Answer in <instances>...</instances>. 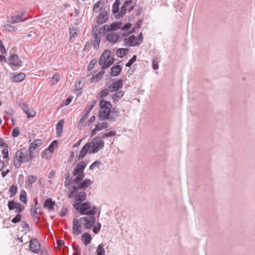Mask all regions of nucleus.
<instances>
[{
  "instance_id": "393cba45",
  "label": "nucleus",
  "mask_w": 255,
  "mask_h": 255,
  "mask_svg": "<svg viewBox=\"0 0 255 255\" xmlns=\"http://www.w3.org/2000/svg\"><path fill=\"white\" fill-rule=\"evenodd\" d=\"M128 51L129 50L127 48H120L117 51V55L119 57L122 58L126 56Z\"/></svg>"
},
{
  "instance_id": "5701e85b",
  "label": "nucleus",
  "mask_w": 255,
  "mask_h": 255,
  "mask_svg": "<svg viewBox=\"0 0 255 255\" xmlns=\"http://www.w3.org/2000/svg\"><path fill=\"white\" fill-rule=\"evenodd\" d=\"M115 92L116 93L112 96V99L115 101L122 98L124 94V92L122 90H119Z\"/></svg>"
},
{
  "instance_id": "79ce46f5",
  "label": "nucleus",
  "mask_w": 255,
  "mask_h": 255,
  "mask_svg": "<svg viewBox=\"0 0 255 255\" xmlns=\"http://www.w3.org/2000/svg\"><path fill=\"white\" fill-rule=\"evenodd\" d=\"M3 28L4 31L11 32L14 31L16 29L15 27L10 24L4 25Z\"/></svg>"
},
{
  "instance_id": "b1692460",
  "label": "nucleus",
  "mask_w": 255,
  "mask_h": 255,
  "mask_svg": "<svg viewBox=\"0 0 255 255\" xmlns=\"http://www.w3.org/2000/svg\"><path fill=\"white\" fill-rule=\"evenodd\" d=\"M23 15L24 13H22L21 15L12 16L11 17V23L14 24L24 21V19H22V16Z\"/></svg>"
},
{
  "instance_id": "0eeeda50",
  "label": "nucleus",
  "mask_w": 255,
  "mask_h": 255,
  "mask_svg": "<svg viewBox=\"0 0 255 255\" xmlns=\"http://www.w3.org/2000/svg\"><path fill=\"white\" fill-rule=\"evenodd\" d=\"M75 209L78 211L81 215H88L89 210L93 206H91L90 202H86L82 203H76L74 205Z\"/></svg>"
},
{
  "instance_id": "c03bdc74",
  "label": "nucleus",
  "mask_w": 255,
  "mask_h": 255,
  "mask_svg": "<svg viewBox=\"0 0 255 255\" xmlns=\"http://www.w3.org/2000/svg\"><path fill=\"white\" fill-rule=\"evenodd\" d=\"M16 203L17 202H15L13 200L9 201L7 203L8 209L9 210L15 209Z\"/></svg>"
},
{
  "instance_id": "58836bf2",
  "label": "nucleus",
  "mask_w": 255,
  "mask_h": 255,
  "mask_svg": "<svg viewBox=\"0 0 255 255\" xmlns=\"http://www.w3.org/2000/svg\"><path fill=\"white\" fill-rule=\"evenodd\" d=\"M127 7L125 5H122L121 7L120 12L116 16L117 18H121L123 17L126 13Z\"/></svg>"
},
{
  "instance_id": "a878e982",
  "label": "nucleus",
  "mask_w": 255,
  "mask_h": 255,
  "mask_svg": "<svg viewBox=\"0 0 255 255\" xmlns=\"http://www.w3.org/2000/svg\"><path fill=\"white\" fill-rule=\"evenodd\" d=\"M37 177L34 175H30L28 176L27 178V186L28 187L31 188L32 186V184L36 181Z\"/></svg>"
},
{
  "instance_id": "6ab92c4d",
  "label": "nucleus",
  "mask_w": 255,
  "mask_h": 255,
  "mask_svg": "<svg viewBox=\"0 0 255 255\" xmlns=\"http://www.w3.org/2000/svg\"><path fill=\"white\" fill-rule=\"evenodd\" d=\"M54 205H55V202L52 201L51 198H48L45 201L43 207L47 208L49 211H51L54 210Z\"/></svg>"
},
{
  "instance_id": "9d476101",
  "label": "nucleus",
  "mask_w": 255,
  "mask_h": 255,
  "mask_svg": "<svg viewBox=\"0 0 255 255\" xmlns=\"http://www.w3.org/2000/svg\"><path fill=\"white\" fill-rule=\"evenodd\" d=\"M139 44H140L138 43L137 39L133 35H132L128 38H125L124 40V46L129 45L130 46L133 47Z\"/></svg>"
},
{
  "instance_id": "7c9ffc66",
  "label": "nucleus",
  "mask_w": 255,
  "mask_h": 255,
  "mask_svg": "<svg viewBox=\"0 0 255 255\" xmlns=\"http://www.w3.org/2000/svg\"><path fill=\"white\" fill-rule=\"evenodd\" d=\"M102 8V2L101 0H98L94 4L93 10L94 12H99L101 10Z\"/></svg>"
},
{
  "instance_id": "a211bd4d",
  "label": "nucleus",
  "mask_w": 255,
  "mask_h": 255,
  "mask_svg": "<svg viewBox=\"0 0 255 255\" xmlns=\"http://www.w3.org/2000/svg\"><path fill=\"white\" fill-rule=\"evenodd\" d=\"M86 194L84 191L77 193L75 194L72 195V197H75V199L78 201L82 202L86 199Z\"/></svg>"
},
{
  "instance_id": "680f3d73",
  "label": "nucleus",
  "mask_w": 255,
  "mask_h": 255,
  "mask_svg": "<svg viewBox=\"0 0 255 255\" xmlns=\"http://www.w3.org/2000/svg\"><path fill=\"white\" fill-rule=\"evenodd\" d=\"M152 68L154 70L158 69V61L156 59H153L152 61Z\"/></svg>"
},
{
  "instance_id": "13d9d810",
  "label": "nucleus",
  "mask_w": 255,
  "mask_h": 255,
  "mask_svg": "<svg viewBox=\"0 0 255 255\" xmlns=\"http://www.w3.org/2000/svg\"><path fill=\"white\" fill-rule=\"evenodd\" d=\"M59 78H60V75L58 73H56L54 76L53 77V83L54 84H56L59 80Z\"/></svg>"
},
{
  "instance_id": "4be33fe9",
  "label": "nucleus",
  "mask_w": 255,
  "mask_h": 255,
  "mask_svg": "<svg viewBox=\"0 0 255 255\" xmlns=\"http://www.w3.org/2000/svg\"><path fill=\"white\" fill-rule=\"evenodd\" d=\"M84 244L87 246L89 244L91 241L92 238L90 234L88 233H85L83 234L81 238Z\"/></svg>"
},
{
  "instance_id": "338daca9",
  "label": "nucleus",
  "mask_w": 255,
  "mask_h": 255,
  "mask_svg": "<svg viewBox=\"0 0 255 255\" xmlns=\"http://www.w3.org/2000/svg\"><path fill=\"white\" fill-rule=\"evenodd\" d=\"M73 99V97H68L65 102V106H68V105L70 104V103L71 102L72 100Z\"/></svg>"
},
{
  "instance_id": "f03ea898",
  "label": "nucleus",
  "mask_w": 255,
  "mask_h": 255,
  "mask_svg": "<svg viewBox=\"0 0 255 255\" xmlns=\"http://www.w3.org/2000/svg\"><path fill=\"white\" fill-rule=\"evenodd\" d=\"M33 158V155L26 150L20 149L16 151L13 158V164L16 168H19L22 162L30 161Z\"/></svg>"
},
{
  "instance_id": "cd10ccee",
  "label": "nucleus",
  "mask_w": 255,
  "mask_h": 255,
  "mask_svg": "<svg viewBox=\"0 0 255 255\" xmlns=\"http://www.w3.org/2000/svg\"><path fill=\"white\" fill-rule=\"evenodd\" d=\"M120 4V0H116L112 6V12L114 14L118 13L119 11V6Z\"/></svg>"
},
{
  "instance_id": "f3484780",
  "label": "nucleus",
  "mask_w": 255,
  "mask_h": 255,
  "mask_svg": "<svg viewBox=\"0 0 255 255\" xmlns=\"http://www.w3.org/2000/svg\"><path fill=\"white\" fill-rule=\"evenodd\" d=\"M109 18L108 13L107 12H103L100 13L97 17V22L99 24H103L106 22Z\"/></svg>"
},
{
  "instance_id": "49530a36",
  "label": "nucleus",
  "mask_w": 255,
  "mask_h": 255,
  "mask_svg": "<svg viewBox=\"0 0 255 255\" xmlns=\"http://www.w3.org/2000/svg\"><path fill=\"white\" fill-rule=\"evenodd\" d=\"M114 62V59L109 60L107 63L106 62L102 65V69L104 70L109 67L111 65H112L113 64Z\"/></svg>"
},
{
  "instance_id": "69168bd1",
  "label": "nucleus",
  "mask_w": 255,
  "mask_h": 255,
  "mask_svg": "<svg viewBox=\"0 0 255 255\" xmlns=\"http://www.w3.org/2000/svg\"><path fill=\"white\" fill-rule=\"evenodd\" d=\"M137 40H138V42L139 44L141 43L142 41H143V36H142V34L141 32H140L137 36V37H136Z\"/></svg>"
},
{
  "instance_id": "ea45409f",
  "label": "nucleus",
  "mask_w": 255,
  "mask_h": 255,
  "mask_svg": "<svg viewBox=\"0 0 255 255\" xmlns=\"http://www.w3.org/2000/svg\"><path fill=\"white\" fill-rule=\"evenodd\" d=\"M111 113L113 114V115L110 116V122H114L116 120V119L119 117V111L113 110L112 111Z\"/></svg>"
},
{
  "instance_id": "8fccbe9b",
  "label": "nucleus",
  "mask_w": 255,
  "mask_h": 255,
  "mask_svg": "<svg viewBox=\"0 0 255 255\" xmlns=\"http://www.w3.org/2000/svg\"><path fill=\"white\" fill-rule=\"evenodd\" d=\"M15 213H20V212H22L24 209V207H22L21 206V205L18 203H17L16 204V207H15Z\"/></svg>"
},
{
  "instance_id": "603ef678",
  "label": "nucleus",
  "mask_w": 255,
  "mask_h": 255,
  "mask_svg": "<svg viewBox=\"0 0 255 255\" xmlns=\"http://www.w3.org/2000/svg\"><path fill=\"white\" fill-rule=\"evenodd\" d=\"M70 31V38H71L72 37L75 36V35L78 34V30L76 28H75L74 27L73 28H69Z\"/></svg>"
},
{
  "instance_id": "f257e3e1",
  "label": "nucleus",
  "mask_w": 255,
  "mask_h": 255,
  "mask_svg": "<svg viewBox=\"0 0 255 255\" xmlns=\"http://www.w3.org/2000/svg\"><path fill=\"white\" fill-rule=\"evenodd\" d=\"M105 143L102 137L97 136L91 142L87 143L82 148L79 154L78 159H83L87 153H95L102 149L104 146Z\"/></svg>"
},
{
  "instance_id": "423d86ee",
  "label": "nucleus",
  "mask_w": 255,
  "mask_h": 255,
  "mask_svg": "<svg viewBox=\"0 0 255 255\" xmlns=\"http://www.w3.org/2000/svg\"><path fill=\"white\" fill-rule=\"evenodd\" d=\"M76 184L78 185V186H73L72 187V190L69 195V198L72 197L73 194H75L78 192L79 189H86L92 184V182L90 179H86L84 181L82 180Z\"/></svg>"
},
{
  "instance_id": "412c9836",
  "label": "nucleus",
  "mask_w": 255,
  "mask_h": 255,
  "mask_svg": "<svg viewBox=\"0 0 255 255\" xmlns=\"http://www.w3.org/2000/svg\"><path fill=\"white\" fill-rule=\"evenodd\" d=\"M21 108L23 111L27 115L28 118H32L35 115V112H32L31 113L26 104H23Z\"/></svg>"
},
{
  "instance_id": "20e7f679",
  "label": "nucleus",
  "mask_w": 255,
  "mask_h": 255,
  "mask_svg": "<svg viewBox=\"0 0 255 255\" xmlns=\"http://www.w3.org/2000/svg\"><path fill=\"white\" fill-rule=\"evenodd\" d=\"M97 208L93 206L92 208L89 210L88 215L85 217L80 218L81 224H82L84 228L86 229H91L96 223L95 214L96 213Z\"/></svg>"
},
{
  "instance_id": "7ed1b4c3",
  "label": "nucleus",
  "mask_w": 255,
  "mask_h": 255,
  "mask_svg": "<svg viewBox=\"0 0 255 255\" xmlns=\"http://www.w3.org/2000/svg\"><path fill=\"white\" fill-rule=\"evenodd\" d=\"M100 110L99 112L98 118L101 121L106 120H110V114L112 112L111 103L105 100L102 99L100 101Z\"/></svg>"
},
{
  "instance_id": "37998d69",
  "label": "nucleus",
  "mask_w": 255,
  "mask_h": 255,
  "mask_svg": "<svg viewBox=\"0 0 255 255\" xmlns=\"http://www.w3.org/2000/svg\"><path fill=\"white\" fill-rule=\"evenodd\" d=\"M9 191L11 193L10 197H12L16 194L17 188L15 185L13 184L10 186Z\"/></svg>"
},
{
  "instance_id": "aec40b11",
  "label": "nucleus",
  "mask_w": 255,
  "mask_h": 255,
  "mask_svg": "<svg viewBox=\"0 0 255 255\" xmlns=\"http://www.w3.org/2000/svg\"><path fill=\"white\" fill-rule=\"evenodd\" d=\"M122 71L121 66L119 65H117L113 67L111 69V75L112 77H116L118 76Z\"/></svg>"
},
{
  "instance_id": "4d7b16f0",
  "label": "nucleus",
  "mask_w": 255,
  "mask_h": 255,
  "mask_svg": "<svg viewBox=\"0 0 255 255\" xmlns=\"http://www.w3.org/2000/svg\"><path fill=\"white\" fill-rule=\"evenodd\" d=\"M0 49L2 54H6V51L1 40L0 41Z\"/></svg>"
},
{
  "instance_id": "c756f323",
  "label": "nucleus",
  "mask_w": 255,
  "mask_h": 255,
  "mask_svg": "<svg viewBox=\"0 0 255 255\" xmlns=\"http://www.w3.org/2000/svg\"><path fill=\"white\" fill-rule=\"evenodd\" d=\"M97 103L96 100H93L92 101L91 104L89 106H88L86 108L85 110L84 111V113H86L88 114L90 113V111L93 109V108L95 107Z\"/></svg>"
},
{
  "instance_id": "bf43d9fd",
  "label": "nucleus",
  "mask_w": 255,
  "mask_h": 255,
  "mask_svg": "<svg viewBox=\"0 0 255 255\" xmlns=\"http://www.w3.org/2000/svg\"><path fill=\"white\" fill-rule=\"evenodd\" d=\"M2 154H3V158L6 159L8 157V151L7 148H4L2 150Z\"/></svg>"
},
{
  "instance_id": "de8ad7c7",
  "label": "nucleus",
  "mask_w": 255,
  "mask_h": 255,
  "mask_svg": "<svg viewBox=\"0 0 255 255\" xmlns=\"http://www.w3.org/2000/svg\"><path fill=\"white\" fill-rule=\"evenodd\" d=\"M136 56L135 55H133L132 57L129 60L128 63L126 64V66L128 67H130L132 64L136 61Z\"/></svg>"
},
{
  "instance_id": "ddd939ff",
  "label": "nucleus",
  "mask_w": 255,
  "mask_h": 255,
  "mask_svg": "<svg viewBox=\"0 0 255 255\" xmlns=\"http://www.w3.org/2000/svg\"><path fill=\"white\" fill-rule=\"evenodd\" d=\"M111 53V51L108 49L104 51L99 59V63L100 65L102 66L106 62L107 60L109 59Z\"/></svg>"
},
{
  "instance_id": "e433bc0d",
  "label": "nucleus",
  "mask_w": 255,
  "mask_h": 255,
  "mask_svg": "<svg viewBox=\"0 0 255 255\" xmlns=\"http://www.w3.org/2000/svg\"><path fill=\"white\" fill-rule=\"evenodd\" d=\"M116 134V132L115 131H110L104 133L100 137H102V140H103L106 138L114 136Z\"/></svg>"
},
{
  "instance_id": "2f4dec72",
  "label": "nucleus",
  "mask_w": 255,
  "mask_h": 255,
  "mask_svg": "<svg viewBox=\"0 0 255 255\" xmlns=\"http://www.w3.org/2000/svg\"><path fill=\"white\" fill-rule=\"evenodd\" d=\"M108 123L104 122L99 123L96 125V129H98V130H101L104 128H108Z\"/></svg>"
},
{
  "instance_id": "c9c22d12",
  "label": "nucleus",
  "mask_w": 255,
  "mask_h": 255,
  "mask_svg": "<svg viewBox=\"0 0 255 255\" xmlns=\"http://www.w3.org/2000/svg\"><path fill=\"white\" fill-rule=\"evenodd\" d=\"M96 255H106L105 250L102 244H100L96 250Z\"/></svg>"
},
{
  "instance_id": "6e6d98bb",
  "label": "nucleus",
  "mask_w": 255,
  "mask_h": 255,
  "mask_svg": "<svg viewBox=\"0 0 255 255\" xmlns=\"http://www.w3.org/2000/svg\"><path fill=\"white\" fill-rule=\"evenodd\" d=\"M19 199L21 201H22L24 204H26L27 202V197L26 196V193L24 192V194H21L19 196Z\"/></svg>"
},
{
  "instance_id": "3c124183",
  "label": "nucleus",
  "mask_w": 255,
  "mask_h": 255,
  "mask_svg": "<svg viewBox=\"0 0 255 255\" xmlns=\"http://www.w3.org/2000/svg\"><path fill=\"white\" fill-rule=\"evenodd\" d=\"M97 62V60L96 59H93L90 62V64H89V65L88 66V68H87L88 71H90L92 70L93 69V68L94 67Z\"/></svg>"
},
{
  "instance_id": "39448f33",
  "label": "nucleus",
  "mask_w": 255,
  "mask_h": 255,
  "mask_svg": "<svg viewBox=\"0 0 255 255\" xmlns=\"http://www.w3.org/2000/svg\"><path fill=\"white\" fill-rule=\"evenodd\" d=\"M86 166V163L85 161L80 162L75 168L73 171V176H76L73 180V183H78L83 180L85 177L84 170Z\"/></svg>"
},
{
  "instance_id": "864d4df0",
  "label": "nucleus",
  "mask_w": 255,
  "mask_h": 255,
  "mask_svg": "<svg viewBox=\"0 0 255 255\" xmlns=\"http://www.w3.org/2000/svg\"><path fill=\"white\" fill-rule=\"evenodd\" d=\"M101 162L99 161H95L89 167V169L93 170L95 168L99 167Z\"/></svg>"
},
{
  "instance_id": "bb28decb",
  "label": "nucleus",
  "mask_w": 255,
  "mask_h": 255,
  "mask_svg": "<svg viewBox=\"0 0 255 255\" xmlns=\"http://www.w3.org/2000/svg\"><path fill=\"white\" fill-rule=\"evenodd\" d=\"M25 74L23 73H20L13 77V81L15 82H20L25 78Z\"/></svg>"
},
{
  "instance_id": "72a5a7b5",
  "label": "nucleus",
  "mask_w": 255,
  "mask_h": 255,
  "mask_svg": "<svg viewBox=\"0 0 255 255\" xmlns=\"http://www.w3.org/2000/svg\"><path fill=\"white\" fill-rule=\"evenodd\" d=\"M122 23L120 22H116L112 23L110 25V29L112 31L116 30L118 29H121Z\"/></svg>"
},
{
  "instance_id": "c85d7f7f",
  "label": "nucleus",
  "mask_w": 255,
  "mask_h": 255,
  "mask_svg": "<svg viewBox=\"0 0 255 255\" xmlns=\"http://www.w3.org/2000/svg\"><path fill=\"white\" fill-rule=\"evenodd\" d=\"M65 180L64 182V185L65 187H67L69 186L72 181L73 182V180H72V178L70 176L69 172L66 173L65 174Z\"/></svg>"
},
{
  "instance_id": "1a4fd4ad",
  "label": "nucleus",
  "mask_w": 255,
  "mask_h": 255,
  "mask_svg": "<svg viewBox=\"0 0 255 255\" xmlns=\"http://www.w3.org/2000/svg\"><path fill=\"white\" fill-rule=\"evenodd\" d=\"M29 247L30 250L33 253H38L40 251L41 245L37 239H31Z\"/></svg>"
},
{
  "instance_id": "f704fd0d",
  "label": "nucleus",
  "mask_w": 255,
  "mask_h": 255,
  "mask_svg": "<svg viewBox=\"0 0 255 255\" xmlns=\"http://www.w3.org/2000/svg\"><path fill=\"white\" fill-rule=\"evenodd\" d=\"M105 73V72L104 71H101L100 72H99L97 74H96V75L94 76L92 78H91V81L92 82H98L99 81L100 79L101 78V77L103 76V75Z\"/></svg>"
},
{
  "instance_id": "f8f14e48",
  "label": "nucleus",
  "mask_w": 255,
  "mask_h": 255,
  "mask_svg": "<svg viewBox=\"0 0 255 255\" xmlns=\"http://www.w3.org/2000/svg\"><path fill=\"white\" fill-rule=\"evenodd\" d=\"M97 29L94 28L91 31V34L94 37L93 40V46L96 48H99L101 42V36L97 32Z\"/></svg>"
},
{
  "instance_id": "a19ab883",
  "label": "nucleus",
  "mask_w": 255,
  "mask_h": 255,
  "mask_svg": "<svg viewBox=\"0 0 255 255\" xmlns=\"http://www.w3.org/2000/svg\"><path fill=\"white\" fill-rule=\"evenodd\" d=\"M88 116V114H86V113H84L82 116L81 117L80 121L78 125V128H81V127H82L83 123H84V121L86 119V118H87Z\"/></svg>"
},
{
  "instance_id": "052dcab7",
  "label": "nucleus",
  "mask_w": 255,
  "mask_h": 255,
  "mask_svg": "<svg viewBox=\"0 0 255 255\" xmlns=\"http://www.w3.org/2000/svg\"><path fill=\"white\" fill-rule=\"evenodd\" d=\"M81 81H76L75 83V90H80L82 89V86H81Z\"/></svg>"
},
{
  "instance_id": "6e6552de",
  "label": "nucleus",
  "mask_w": 255,
  "mask_h": 255,
  "mask_svg": "<svg viewBox=\"0 0 255 255\" xmlns=\"http://www.w3.org/2000/svg\"><path fill=\"white\" fill-rule=\"evenodd\" d=\"M82 224L80 219L74 218L73 221V234L79 235L82 233Z\"/></svg>"
},
{
  "instance_id": "473e14b6",
  "label": "nucleus",
  "mask_w": 255,
  "mask_h": 255,
  "mask_svg": "<svg viewBox=\"0 0 255 255\" xmlns=\"http://www.w3.org/2000/svg\"><path fill=\"white\" fill-rule=\"evenodd\" d=\"M63 121L60 120L58 122L56 126L57 134L59 135L61 134L63 130Z\"/></svg>"
},
{
  "instance_id": "4c0bfd02",
  "label": "nucleus",
  "mask_w": 255,
  "mask_h": 255,
  "mask_svg": "<svg viewBox=\"0 0 255 255\" xmlns=\"http://www.w3.org/2000/svg\"><path fill=\"white\" fill-rule=\"evenodd\" d=\"M58 142L56 140H55L50 143L47 149L50 152L52 153L54 151V148L57 147L58 146Z\"/></svg>"
},
{
  "instance_id": "5fc2aeb1",
  "label": "nucleus",
  "mask_w": 255,
  "mask_h": 255,
  "mask_svg": "<svg viewBox=\"0 0 255 255\" xmlns=\"http://www.w3.org/2000/svg\"><path fill=\"white\" fill-rule=\"evenodd\" d=\"M20 133L19 130L17 127L15 128L12 131V135L13 137H17Z\"/></svg>"
},
{
  "instance_id": "09e8293b",
  "label": "nucleus",
  "mask_w": 255,
  "mask_h": 255,
  "mask_svg": "<svg viewBox=\"0 0 255 255\" xmlns=\"http://www.w3.org/2000/svg\"><path fill=\"white\" fill-rule=\"evenodd\" d=\"M21 217L22 215L18 213L16 215L15 217H14L11 220V222L14 224L17 223L21 221Z\"/></svg>"
},
{
  "instance_id": "dca6fc26",
  "label": "nucleus",
  "mask_w": 255,
  "mask_h": 255,
  "mask_svg": "<svg viewBox=\"0 0 255 255\" xmlns=\"http://www.w3.org/2000/svg\"><path fill=\"white\" fill-rule=\"evenodd\" d=\"M119 36L116 33L111 32L107 35L106 39L109 42L115 43L118 41Z\"/></svg>"
},
{
  "instance_id": "0e129e2a",
  "label": "nucleus",
  "mask_w": 255,
  "mask_h": 255,
  "mask_svg": "<svg viewBox=\"0 0 255 255\" xmlns=\"http://www.w3.org/2000/svg\"><path fill=\"white\" fill-rule=\"evenodd\" d=\"M67 213V208H63L62 209V211L60 214V216L61 217H64L66 215Z\"/></svg>"
},
{
  "instance_id": "a18cd8bd",
  "label": "nucleus",
  "mask_w": 255,
  "mask_h": 255,
  "mask_svg": "<svg viewBox=\"0 0 255 255\" xmlns=\"http://www.w3.org/2000/svg\"><path fill=\"white\" fill-rule=\"evenodd\" d=\"M109 89H103L99 94L100 97L101 98H103L104 97H107L109 94Z\"/></svg>"
},
{
  "instance_id": "2eb2a0df",
  "label": "nucleus",
  "mask_w": 255,
  "mask_h": 255,
  "mask_svg": "<svg viewBox=\"0 0 255 255\" xmlns=\"http://www.w3.org/2000/svg\"><path fill=\"white\" fill-rule=\"evenodd\" d=\"M10 64L15 66H20L21 65V61L18 59L16 54L11 55L8 58Z\"/></svg>"
},
{
  "instance_id": "4468645a",
  "label": "nucleus",
  "mask_w": 255,
  "mask_h": 255,
  "mask_svg": "<svg viewBox=\"0 0 255 255\" xmlns=\"http://www.w3.org/2000/svg\"><path fill=\"white\" fill-rule=\"evenodd\" d=\"M42 144V141L41 139H36L30 144L28 151L29 152L33 155L34 151L36 150L38 147L40 146Z\"/></svg>"
},
{
  "instance_id": "9b49d317",
  "label": "nucleus",
  "mask_w": 255,
  "mask_h": 255,
  "mask_svg": "<svg viewBox=\"0 0 255 255\" xmlns=\"http://www.w3.org/2000/svg\"><path fill=\"white\" fill-rule=\"evenodd\" d=\"M123 81L122 79H119L109 86V90L111 92H114L119 90L123 87Z\"/></svg>"
},
{
  "instance_id": "774afa93",
  "label": "nucleus",
  "mask_w": 255,
  "mask_h": 255,
  "mask_svg": "<svg viewBox=\"0 0 255 255\" xmlns=\"http://www.w3.org/2000/svg\"><path fill=\"white\" fill-rule=\"evenodd\" d=\"M73 248L75 252H76L78 254H81V250L78 246H73Z\"/></svg>"
},
{
  "instance_id": "e2e57ef3",
  "label": "nucleus",
  "mask_w": 255,
  "mask_h": 255,
  "mask_svg": "<svg viewBox=\"0 0 255 255\" xmlns=\"http://www.w3.org/2000/svg\"><path fill=\"white\" fill-rule=\"evenodd\" d=\"M131 26V24L129 23H127L126 24H125L122 28V30H126L128 29L129 28H130Z\"/></svg>"
}]
</instances>
